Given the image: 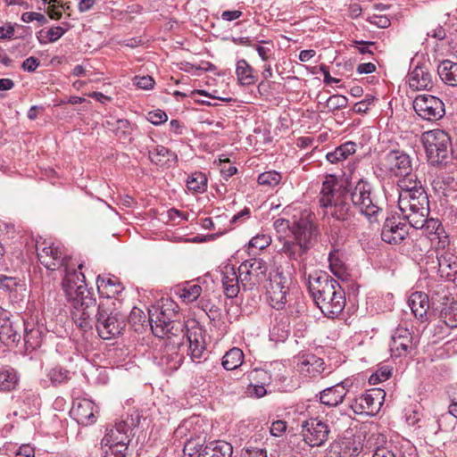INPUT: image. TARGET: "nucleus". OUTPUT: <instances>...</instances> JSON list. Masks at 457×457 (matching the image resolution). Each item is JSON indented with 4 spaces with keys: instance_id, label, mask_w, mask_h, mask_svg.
Here are the masks:
<instances>
[{
    "instance_id": "nucleus-15",
    "label": "nucleus",
    "mask_w": 457,
    "mask_h": 457,
    "mask_svg": "<svg viewBox=\"0 0 457 457\" xmlns=\"http://www.w3.org/2000/svg\"><path fill=\"white\" fill-rule=\"evenodd\" d=\"M11 313L0 308V320L3 321L0 325V343L5 346L16 345L21 338L20 330L22 321L12 320Z\"/></svg>"
},
{
    "instance_id": "nucleus-21",
    "label": "nucleus",
    "mask_w": 457,
    "mask_h": 457,
    "mask_svg": "<svg viewBox=\"0 0 457 457\" xmlns=\"http://www.w3.org/2000/svg\"><path fill=\"white\" fill-rule=\"evenodd\" d=\"M408 304L413 315L420 320L427 319V313L431 307L429 297L423 292H414L408 299Z\"/></svg>"
},
{
    "instance_id": "nucleus-1",
    "label": "nucleus",
    "mask_w": 457,
    "mask_h": 457,
    "mask_svg": "<svg viewBox=\"0 0 457 457\" xmlns=\"http://www.w3.org/2000/svg\"><path fill=\"white\" fill-rule=\"evenodd\" d=\"M76 274L70 275L64 283L65 295L71 308L75 324L84 331L95 326L98 335L109 340L123 334L127 326L126 316L114 308V303L102 300L96 303L87 284L76 285Z\"/></svg>"
},
{
    "instance_id": "nucleus-53",
    "label": "nucleus",
    "mask_w": 457,
    "mask_h": 457,
    "mask_svg": "<svg viewBox=\"0 0 457 457\" xmlns=\"http://www.w3.org/2000/svg\"><path fill=\"white\" fill-rule=\"evenodd\" d=\"M134 84L139 88L147 90L154 87V80L151 76H136L134 78Z\"/></svg>"
},
{
    "instance_id": "nucleus-8",
    "label": "nucleus",
    "mask_w": 457,
    "mask_h": 457,
    "mask_svg": "<svg viewBox=\"0 0 457 457\" xmlns=\"http://www.w3.org/2000/svg\"><path fill=\"white\" fill-rule=\"evenodd\" d=\"M292 283L291 275L277 268L270 273L266 293L270 304L275 309H282L287 303V295Z\"/></svg>"
},
{
    "instance_id": "nucleus-28",
    "label": "nucleus",
    "mask_w": 457,
    "mask_h": 457,
    "mask_svg": "<svg viewBox=\"0 0 457 457\" xmlns=\"http://www.w3.org/2000/svg\"><path fill=\"white\" fill-rule=\"evenodd\" d=\"M24 329L23 340L27 349L35 350L38 348L43 341L44 333L39 327L32 324L29 325L22 321Z\"/></svg>"
},
{
    "instance_id": "nucleus-16",
    "label": "nucleus",
    "mask_w": 457,
    "mask_h": 457,
    "mask_svg": "<svg viewBox=\"0 0 457 457\" xmlns=\"http://www.w3.org/2000/svg\"><path fill=\"white\" fill-rule=\"evenodd\" d=\"M408 225L399 216L387 217L381 230V238L390 245L401 244L408 236Z\"/></svg>"
},
{
    "instance_id": "nucleus-59",
    "label": "nucleus",
    "mask_w": 457,
    "mask_h": 457,
    "mask_svg": "<svg viewBox=\"0 0 457 457\" xmlns=\"http://www.w3.org/2000/svg\"><path fill=\"white\" fill-rule=\"evenodd\" d=\"M273 227L278 233H285L287 229L291 231L292 228L289 220L283 218L277 219L273 223Z\"/></svg>"
},
{
    "instance_id": "nucleus-3",
    "label": "nucleus",
    "mask_w": 457,
    "mask_h": 457,
    "mask_svg": "<svg viewBox=\"0 0 457 457\" xmlns=\"http://www.w3.org/2000/svg\"><path fill=\"white\" fill-rule=\"evenodd\" d=\"M291 232L293 237L283 240L279 252L290 261L295 262L299 270L304 272L308 252L319 235L313 215L308 212H302L300 218L293 223Z\"/></svg>"
},
{
    "instance_id": "nucleus-56",
    "label": "nucleus",
    "mask_w": 457,
    "mask_h": 457,
    "mask_svg": "<svg viewBox=\"0 0 457 457\" xmlns=\"http://www.w3.org/2000/svg\"><path fill=\"white\" fill-rule=\"evenodd\" d=\"M370 22L381 29H386L391 24L389 18L386 15H373Z\"/></svg>"
},
{
    "instance_id": "nucleus-38",
    "label": "nucleus",
    "mask_w": 457,
    "mask_h": 457,
    "mask_svg": "<svg viewBox=\"0 0 457 457\" xmlns=\"http://www.w3.org/2000/svg\"><path fill=\"white\" fill-rule=\"evenodd\" d=\"M187 187L190 191L204 192L207 187V178L202 172H194L187 179Z\"/></svg>"
},
{
    "instance_id": "nucleus-17",
    "label": "nucleus",
    "mask_w": 457,
    "mask_h": 457,
    "mask_svg": "<svg viewBox=\"0 0 457 457\" xmlns=\"http://www.w3.org/2000/svg\"><path fill=\"white\" fill-rule=\"evenodd\" d=\"M352 382L345 379L332 386H328L320 392V402L329 407H336L343 403L347 395Z\"/></svg>"
},
{
    "instance_id": "nucleus-49",
    "label": "nucleus",
    "mask_w": 457,
    "mask_h": 457,
    "mask_svg": "<svg viewBox=\"0 0 457 457\" xmlns=\"http://www.w3.org/2000/svg\"><path fill=\"white\" fill-rule=\"evenodd\" d=\"M392 375V369L388 366H383L378 369L375 374L371 375L370 378V382L372 384H376L377 382L386 381Z\"/></svg>"
},
{
    "instance_id": "nucleus-5",
    "label": "nucleus",
    "mask_w": 457,
    "mask_h": 457,
    "mask_svg": "<svg viewBox=\"0 0 457 457\" xmlns=\"http://www.w3.org/2000/svg\"><path fill=\"white\" fill-rule=\"evenodd\" d=\"M398 206L409 225L422 228L428 222L429 201L424 187L399 193Z\"/></svg>"
},
{
    "instance_id": "nucleus-18",
    "label": "nucleus",
    "mask_w": 457,
    "mask_h": 457,
    "mask_svg": "<svg viewBox=\"0 0 457 457\" xmlns=\"http://www.w3.org/2000/svg\"><path fill=\"white\" fill-rule=\"evenodd\" d=\"M409 86L413 90H430L433 87L432 74L424 63L417 64L407 76Z\"/></svg>"
},
{
    "instance_id": "nucleus-41",
    "label": "nucleus",
    "mask_w": 457,
    "mask_h": 457,
    "mask_svg": "<svg viewBox=\"0 0 457 457\" xmlns=\"http://www.w3.org/2000/svg\"><path fill=\"white\" fill-rule=\"evenodd\" d=\"M282 176L276 170L265 171L259 175L258 183L262 186L274 187L281 181Z\"/></svg>"
},
{
    "instance_id": "nucleus-10",
    "label": "nucleus",
    "mask_w": 457,
    "mask_h": 457,
    "mask_svg": "<svg viewBox=\"0 0 457 457\" xmlns=\"http://www.w3.org/2000/svg\"><path fill=\"white\" fill-rule=\"evenodd\" d=\"M301 427L303 441L311 447L322 446L328 440L331 432L328 422L320 418L308 419Z\"/></svg>"
},
{
    "instance_id": "nucleus-52",
    "label": "nucleus",
    "mask_w": 457,
    "mask_h": 457,
    "mask_svg": "<svg viewBox=\"0 0 457 457\" xmlns=\"http://www.w3.org/2000/svg\"><path fill=\"white\" fill-rule=\"evenodd\" d=\"M271 242V239L269 236L266 235H257L256 237H253L250 242L249 245L252 247L257 248V249H264L267 246L270 245Z\"/></svg>"
},
{
    "instance_id": "nucleus-30",
    "label": "nucleus",
    "mask_w": 457,
    "mask_h": 457,
    "mask_svg": "<svg viewBox=\"0 0 457 457\" xmlns=\"http://www.w3.org/2000/svg\"><path fill=\"white\" fill-rule=\"evenodd\" d=\"M437 73L441 79L447 85L457 86V62L445 60L437 67Z\"/></svg>"
},
{
    "instance_id": "nucleus-58",
    "label": "nucleus",
    "mask_w": 457,
    "mask_h": 457,
    "mask_svg": "<svg viewBox=\"0 0 457 457\" xmlns=\"http://www.w3.org/2000/svg\"><path fill=\"white\" fill-rule=\"evenodd\" d=\"M39 64H40V62L37 58H36L34 56H30V57L27 58L25 61H23V62L21 64V68L24 71L32 72V71H36V69L39 66Z\"/></svg>"
},
{
    "instance_id": "nucleus-50",
    "label": "nucleus",
    "mask_w": 457,
    "mask_h": 457,
    "mask_svg": "<svg viewBox=\"0 0 457 457\" xmlns=\"http://www.w3.org/2000/svg\"><path fill=\"white\" fill-rule=\"evenodd\" d=\"M21 20L26 23L37 21L40 25H45L48 22L46 17L44 14L35 12H27L22 13Z\"/></svg>"
},
{
    "instance_id": "nucleus-7",
    "label": "nucleus",
    "mask_w": 457,
    "mask_h": 457,
    "mask_svg": "<svg viewBox=\"0 0 457 457\" xmlns=\"http://www.w3.org/2000/svg\"><path fill=\"white\" fill-rule=\"evenodd\" d=\"M422 142L428 161L433 165L447 162L449 157L450 137L441 129H433L422 135Z\"/></svg>"
},
{
    "instance_id": "nucleus-29",
    "label": "nucleus",
    "mask_w": 457,
    "mask_h": 457,
    "mask_svg": "<svg viewBox=\"0 0 457 457\" xmlns=\"http://www.w3.org/2000/svg\"><path fill=\"white\" fill-rule=\"evenodd\" d=\"M177 335H173V338L177 337ZM173 345H177L179 350L182 348H187V351L189 352L191 359L194 361L195 359H199L204 353V346L199 342L195 337L193 339L191 335H187L186 337L183 336L182 341L176 342L173 339Z\"/></svg>"
},
{
    "instance_id": "nucleus-54",
    "label": "nucleus",
    "mask_w": 457,
    "mask_h": 457,
    "mask_svg": "<svg viewBox=\"0 0 457 457\" xmlns=\"http://www.w3.org/2000/svg\"><path fill=\"white\" fill-rule=\"evenodd\" d=\"M373 96L366 97L365 99L356 103L353 105V110L356 113H365L369 110L370 106L373 104Z\"/></svg>"
},
{
    "instance_id": "nucleus-24",
    "label": "nucleus",
    "mask_w": 457,
    "mask_h": 457,
    "mask_svg": "<svg viewBox=\"0 0 457 457\" xmlns=\"http://www.w3.org/2000/svg\"><path fill=\"white\" fill-rule=\"evenodd\" d=\"M438 272L440 276L449 281L457 278V257L453 254H441L437 256Z\"/></svg>"
},
{
    "instance_id": "nucleus-2",
    "label": "nucleus",
    "mask_w": 457,
    "mask_h": 457,
    "mask_svg": "<svg viewBox=\"0 0 457 457\" xmlns=\"http://www.w3.org/2000/svg\"><path fill=\"white\" fill-rule=\"evenodd\" d=\"M349 199L370 222L376 220L377 215L382 211L372 195L370 183L360 179L349 195L336 176L328 175L322 183L319 200L323 215L340 221L345 229L353 231L359 227V219Z\"/></svg>"
},
{
    "instance_id": "nucleus-57",
    "label": "nucleus",
    "mask_w": 457,
    "mask_h": 457,
    "mask_svg": "<svg viewBox=\"0 0 457 457\" xmlns=\"http://www.w3.org/2000/svg\"><path fill=\"white\" fill-rule=\"evenodd\" d=\"M287 425L283 420H276L272 422L270 428V433L274 436H279L286 431Z\"/></svg>"
},
{
    "instance_id": "nucleus-46",
    "label": "nucleus",
    "mask_w": 457,
    "mask_h": 457,
    "mask_svg": "<svg viewBox=\"0 0 457 457\" xmlns=\"http://www.w3.org/2000/svg\"><path fill=\"white\" fill-rule=\"evenodd\" d=\"M347 105V98L341 95H334L327 100V107L329 111L343 109Z\"/></svg>"
},
{
    "instance_id": "nucleus-64",
    "label": "nucleus",
    "mask_w": 457,
    "mask_h": 457,
    "mask_svg": "<svg viewBox=\"0 0 457 457\" xmlns=\"http://www.w3.org/2000/svg\"><path fill=\"white\" fill-rule=\"evenodd\" d=\"M373 457H400V456H396V454L393 451L388 450L387 448L378 447L376 449L375 453H373Z\"/></svg>"
},
{
    "instance_id": "nucleus-11",
    "label": "nucleus",
    "mask_w": 457,
    "mask_h": 457,
    "mask_svg": "<svg viewBox=\"0 0 457 457\" xmlns=\"http://www.w3.org/2000/svg\"><path fill=\"white\" fill-rule=\"evenodd\" d=\"M413 108L416 113L427 120H437L445 114L443 101L432 95H419L413 101Z\"/></svg>"
},
{
    "instance_id": "nucleus-9",
    "label": "nucleus",
    "mask_w": 457,
    "mask_h": 457,
    "mask_svg": "<svg viewBox=\"0 0 457 457\" xmlns=\"http://www.w3.org/2000/svg\"><path fill=\"white\" fill-rule=\"evenodd\" d=\"M267 263L262 259H251L238 268L240 283L244 290H252L266 279Z\"/></svg>"
},
{
    "instance_id": "nucleus-14",
    "label": "nucleus",
    "mask_w": 457,
    "mask_h": 457,
    "mask_svg": "<svg viewBox=\"0 0 457 457\" xmlns=\"http://www.w3.org/2000/svg\"><path fill=\"white\" fill-rule=\"evenodd\" d=\"M386 393L380 388H372L366 391L351 403L352 410L358 414H374L378 411Z\"/></svg>"
},
{
    "instance_id": "nucleus-34",
    "label": "nucleus",
    "mask_w": 457,
    "mask_h": 457,
    "mask_svg": "<svg viewBox=\"0 0 457 457\" xmlns=\"http://www.w3.org/2000/svg\"><path fill=\"white\" fill-rule=\"evenodd\" d=\"M178 295L185 303H192L195 301L202 293L201 286L197 284H190L187 282L185 285H178L175 289Z\"/></svg>"
},
{
    "instance_id": "nucleus-6",
    "label": "nucleus",
    "mask_w": 457,
    "mask_h": 457,
    "mask_svg": "<svg viewBox=\"0 0 457 457\" xmlns=\"http://www.w3.org/2000/svg\"><path fill=\"white\" fill-rule=\"evenodd\" d=\"M36 248L38 261L47 270H56L63 268L64 278L62 285L64 291V283L70 275H77L78 278L74 279L77 286H79L80 283L86 284L84 274L82 272H78L76 270L70 267L71 259L63 254L59 246H55L53 244L46 245V242H37Z\"/></svg>"
},
{
    "instance_id": "nucleus-40",
    "label": "nucleus",
    "mask_w": 457,
    "mask_h": 457,
    "mask_svg": "<svg viewBox=\"0 0 457 457\" xmlns=\"http://www.w3.org/2000/svg\"><path fill=\"white\" fill-rule=\"evenodd\" d=\"M129 443V438L127 435H121L120 441H117L115 444H112V446H110V453H106L105 456L109 457H126V452L128 450V445Z\"/></svg>"
},
{
    "instance_id": "nucleus-37",
    "label": "nucleus",
    "mask_w": 457,
    "mask_h": 457,
    "mask_svg": "<svg viewBox=\"0 0 457 457\" xmlns=\"http://www.w3.org/2000/svg\"><path fill=\"white\" fill-rule=\"evenodd\" d=\"M105 127L121 138L122 137H126L127 132L130 127V122L126 119L111 117L109 120H106Z\"/></svg>"
},
{
    "instance_id": "nucleus-32",
    "label": "nucleus",
    "mask_w": 457,
    "mask_h": 457,
    "mask_svg": "<svg viewBox=\"0 0 457 457\" xmlns=\"http://www.w3.org/2000/svg\"><path fill=\"white\" fill-rule=\"evenodd\" d=\"M356 151V144L349 141L335 149L333 152L327 154L326 158L331 163H337L348 158Z\"/></svg>"
},
{
    "instance_id": "nucleus-19",
    "label": "nucleus",
    "mask_w": 457,
    "mask_h": 457,
    "mask_svg": "<svg viewBox=\"0 0 457 457\" xmlns=\"http://www.w3.org/2000/svg\"><path fill=\"white\" fill-rule=\"evenodd\" d=\"M71 413L79 424L87 426L96 421L94 403L88 399H78L73 403Z\"/></svg>"
},
{
    "instance_id": "nucleus-22",
    "label": "nucleus",
    "mask_w": 457,
    "mask_h": 457,
    "mask_svg": "<svg viewBox=\"0 0 457 457\" xmlns=\"http://www.w3.org/2000/svg\"><path fill=\"white\" fill-rule=\"evenodd\" d=\"M0 289L9 294L12 302H18L23 297L25 284L18 278L0 275Z\"/></svg>"
},
{
    "instance_id": "nucleus-23",
    "label": "nucleus",
    "mask_w": 457,
    "mask_h": 457,
    "mask_svg": "<svg viewBox=\"0 0 457 457\" xmlns=\"http://www.w3.org/2000/svg\"><path fill=\"white\" fill-rule=\"evenodd\" d=\"M97 290L100 295L105 297L104 300L112 301L118 296L124 289L118 278H104L98 276L96 278Z\"/></svg>"
},
{
    "instance_id": "nucleus-27",
    "label": "nucleus",
    "mask_w": 457,
    "mask_h": 457,
    "mask_svg": "<svg viewBox=\"0 0 457 457\" xmlns=\"http://www.w3.org/2000/svg\"><path fill=\"white\" fill-rule=\"evenodd\" d=\"M298 370L302 374L315 378L325 370V362L321 358L313 354L307 355L298 364Z\"/></svg>"
},
{
    "instance_id": "nucleus-36",
    "label": "nucleus",
    "mask_w": 457,
    "mask_h": 457,
    "mask_svg": "<svg viewBox=\"0 0 457 457\" xmlns=\"http://www.w3.org/2000/svg\"><path fill=\"white\" fill-rule=\"evenodd\" d=\"M19 377L13 369H3L0 370V390L12 391L16 388Z\"/></svg>"
},
{
    "instance_id": "nucleus-13",
    "label": "nucleus",
    "mask_w": 457,
    "mask_h": 457,
    "mask_svg": "<svg viewBox=\"0 0 457 457\" xmlns=\"http://www.w3.org/2000/svg\"><path fill=\"white\" fill-rule=\"evenodd\" d=\"M416 348L411 332L402 326L397 327L392 333L389 344L391 357L397 359L406 357Z\"/></svg>"
},
{
    "instance_id": "nucleus-51",
    "label": "nucleus",
    "mask_w": 457,
    "mask_h": 457,
    "mask_svg": "<svg viewBox=\"0 0 457 457\" xmlns=\"http://www.w3.org/2000/svg\"><path fill=\"white\" fill-rule=\"evenodd\" d=\"M147 120L154 125H160L168 120V116L165 112L157 109L147 113Z\"/></svg>"
},
{
    "instance_id": "nucleus-20",
    "label": "nucleus",
    "mask_w": 457,
    "mask_h": 457,
    "mask_svg": "<svg viewBox=\"0 0 457 457\" xmlns=\"http://www.w3.org/2000/svg\"><path fill=\"white\" fill-rule=\"evenodd\" d=\"M168 311L169 309H163L162 306L156 313L155 319H154V314H150L151 329L154 336L161 338L165 337L170 338L169 335L171 332V318Z\"/></svg>"
},
{
    "instance_id": "nucleus-26",
    "label": "nucleus",
    "mask_w": 457,
    "mask_h": 457,
    "mask_svg": "<svg viewBox=\"0 0 457 457\" xmlns=\"http://www.w3.org/2000/svg\"><path fill=\"white\" fill-rule=\"evenodd\" d=\"M221 281L225 295L228 298L237 297L240 290L239 273L237 274L234 268H226V270L222 272Z\"/></svg>"
},
{
    "instance_id": "nucleus-47",
    "label": "nucleus",
    "mask_w": 457,
    "mask_h": 457,
    "mask_svg": "<svg viewBox=\"0 0 457 457\" xmlns=\"http://www.w3.org/2000/svg\"><path fill=\"white\" fill-rule=\"evenodd\" d=\"M177 66L179 67L180 70H184L186 71H190L191 70H201V71H213L215 69V66L208 62H203L199 65H195L193 63H190L188 62H177Z\"/></svg>"
},
{
    "instance_id": "nucleus-55",
    "label": "nucleus",
    "mask_w": 457,
    "mask_h": 457,
    "mask_svg": "<svg viewBox=\"0 0 457 457\" xmlns=\"http://www.w3.org/2000/svg\"><path fill=\"white\" fill-rule=\"evenodd\" d=\"M67 31V29H64L61 26H55L52 27L47 31V37L49 42H55L59 38H61L65 32Z\"/></svg>"
},
{
    "instance_id": "nucleus-42",
    "label": "nucleus",
    "mask_w": 457,
    "mask_h": 457,
    "mask_svg": "<svg viewBox=\"0 0 457 457\" xmlns=\"http://www.w3.org/2000/svg\"><path fill=\"white\" fill-rule=\"evenodd\" d=\"M444 322L449 328H457V302L451 303L445 311H441Z\"/></svg>"
},
{
    "instance_id": "nucleus-25",
    "label": "nucleus",
    "mask_w": 457,
    "mask_h": 457,
    "mask_svg": "<svg viewBox=\"0 0 457 457\" xmlns=\"http://www.w3.org/2000/svg\"><path fill=\"white\" fill-rule=\"evenodd\" d=\"M233 453L232 445L225 441L211 442L202 449L198 457H231Z\"/></svg>"
},
{
    "instance_id": "nucleus-12",
    "label": "nucleus",
    "mask_w": 457,
    "mask_h": 457,
    "mask_svg": "<svg viewBox=\"0 0 457 457\" xmlns=\"http://www.w3.org/2000/svg\"><path fill=\"white\" fill-rule=\"evenodd\" d=\"M382 168L392 176L406 177L412 171L411 159L401 150H391L380 161Z\"/></svg>"
},
{
    "instance_id": "nucleus-43",
    "label": "nucleus",
    "mask_w": 457,
    "mask_h": 457,
    "mask_svg": "<svg viewBox=\"0 0 457 457\" xmlns=\"http://www.w3.org/2000/svg\"><path fill=\"white\" fill-rule=\"evenodd\" d=\"M241 457H268L265 448L253 445V437L246 443V445L241 450Z\"/></svg>"
},
{
    "instance_id": "nucleus-61",
    "label": "nucleus",
    "mask_w": 457,
    "mask_h": 457,
    "mask_svg": "<svg viewBox=\"0 0 457 457\" xmlns=\"http://www.w3.org/2000/svg\"><path fill=\"white\" fill-rule=\"evenodd\" d=\"M179 446H183V453L187 454V451H189L188 456L192 457L194 454L199 452L196 445L192 440H187L185 443H180Z\"/></svg>"
},
{
    "instance_id": "nucleus-33",
    "label": "nucleus",
    "mask_w": 457,
    "mask_h": 457,
    "mask_svg": "<svg viewBox=\"0 0 457 457\" xmlns=\"http://www.w3.org/2000/svg\"><path fill=\"white\" fill-rule=\"evenodd\" d=\"M429 301L431 308L438 310L440 305L447 304L450 294L446 287L443 284H436L432 289L429 290Z\"/></svg>"
},
{
    "instance_id": "nucleus-63",
    "label": "nucleus",
    "mask_w": 457,
    "mask_h": 457,
    "mask_svg": "<svg viewBox=\"0 0 457 457\" xmlns=\"http://www.w3.org/2000/svg\"><path fill=\"white\" fill-rule=\"evenodd\" d=\"M449 413L457 418V388L450 395Z\"/></svg>"
},
{
    "instance_id": "nucleus-4",
    "label": "nucleus",
    "mask_w": 457,
    "mask_h": 457,
    "mask_svg": "<svg viewBox=\"0 0 457 457\" xmlns=\"http://www.w3.org/2000/svg\"><path fill=\"white\" fill-rule=\"evenodd\" d=\"M309 291L321 312L328 318H334L345 306V291L337 280L327 273L310 275Z\"/></svg>"
},
{
    "instance_id": "nucleus-48",
    "label": "nucleus",
    "mask_w": 457,
    "mask_h": 457,
    "mask_svg": "<svg viewBox=\"0 0 457 457\" xmlns=\"http://www.w3.org/2000/svg\"><path fill=\"white\" fill-rule=\"evenodd\" d=\"M122 429V425H119L114 429H111L110 432L103 438L102 443L106 445H109V447L112 446V444H115L117 441H120L121 435H126L121 432Z\"/></svg>"
},
{
    "instance_id": "nucleus-44",
    "label": "nucleus",
    "mask_w": 457,
    "mask_h": 457,
    "mask_svg": "<svg viewBox=\"0 0 457 457\" xmlns=\"http://www.w3.org/2000/svg\"><path fill=\"white\" fill-rule=\"evenodd\" d=\"M399 193L404 192L405 190L413 191L416 188L423 187L420 181L417 180V176L411 172V175L403 177L398 181Z\"/></svg>"
},
{
    "instance_id": "nucleus-35",
    "label": "nucleus",
    "mask_w": 457,
    "mask_h": 457,
    "mask_svg": "<svg viewBox=\"0 0 457 457\" xmlns=\"http://www.w3.org/2000/svg\"><path fill=\"white\" fill-rule=\"evenodd\" d=\"M244 353L241 349L233 347L229 349L222 358V366L227 370H233L242 365Z\"/></svg>"
},
{
    "instance_id": "nucleus-31",
    "label": "nucleus",
    "mask_w": 457,
    "mask_h": 457,
    "mask_svg": "<svg viewBox=\"0 0 457 457\" xmlns=\"http://www.w3.org/2000/svg\"><path fill=\"white\" fill-rule=\"evenodd\" d=\"M236 74L239 83L243 86L253 85L257 80L253 67L245 59L237 61Z\"/></svg>"
},
{
    "instance_id": "nucleus-62",
    "label": "nucleus",
    "mask_w": 457,
    "mask_h": 457,
    "mask_svg": "<svg viewBox=\"0 0 457 457\" xmlns=\"http://www.w3.org/2000/svg\"><path fill=\"white\" fill-rule=\"evenodd\" d=\"M16 457H35L34 449L29 445H22L16 451Z\"/></svg>"
},
{
    "instance_id": "nucleus-39",
    "label": "nucleus",
    "mask_w": 457,
    "mask_h": 457,
    "mask_svg": "<svg viewBox=\"0 0 457 457\" xmlns=\"http://www.w3.org/2000/svg\"><path fill=\"white\" fill-rule=\"evenodd\" d=\"M47 377L54 386L66 383L71 379L70 371L61 366L51 369L48 371Z\"/></svg>"
},
{
    "instance_id": "nucleus-60",
    "label": "nucleus",
    "mask_w": 457,
    "mask_h": 457,
    "mask_svg": "<svg viewBox=\"0 0 457 457\" xmlns=\"http://www.w3.org/2000/svg\"><path fill=\"white\" fill-rule=\"evenodd\" d=\"M145 319V315L142 310L139 308L134 307L129 314V321L133 323H141L144 322Z\"/></svg>"
},
{
    "instance_id": "nucleus-45",
    "label": "nucleus",
    "mask_w": 457,
    "mask_h": 457,
    "mask_svg": "<svg viewBox=\"0 0 457 457\" xmlns=\"http://www.w3.org/2000/svg\"><path fill=\"white\" fill-rule=\"evenodd\" d=\"M169 154V150L164 146H157L154 152L150 153V159L156 165L163 166L169 161L167 154Z\"/></svg>"
}]
</instances>
